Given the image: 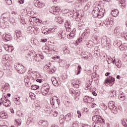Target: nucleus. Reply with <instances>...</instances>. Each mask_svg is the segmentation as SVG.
<instances>
[{"instance_id":"nucleus-1","label":"nucleus","mask_w":127,"mask_h":127,"mask_svg":"<svg viewBox=\"0 0 127 127\" xmlns=\"http://www.w3.org/2000/svg\"><path fill=\"white\" fill-rule=\"evenodd\" d=\"M99 4V3L95 4L92 12V15L94 17L102 18L105 14V8H104V5L100 6Z\"/></svg>"},{"instance_id":"nucleus-2","label":"nucleus","mask_w":127,"mask_h":127,"mask_svg":"<svg viewBox=\"0 0 127 127\" xmlns=\"http://www.w3.org/2000/svg\"><path fill=\"white\" fill-rule=\"evenodd\" d=\"M50 89V86H49V85L47 83L44 84L42 88L41 89V91L43 95V96H46L48 94V92H49V90Z\"/></svg>"},{"instance_id":"nucleus-3","label":"nucleus","mask_w":127,"mask_h":127,"mask_svg":"<svg viewBox=\"0 0 127 127\" xmlns=\"http://www.w3.org/2000/svg\"><path fill=\"white\" fill-rule=\"evenodd\" d=\"M9 60H10V56L9 55H4L2 56V63L5 66H10V64H9Z\"/></svg>"},{"instance_id":"nucleus-4","label":"nucleus","mask_w":127,"mask_h":127,"mask_svg":"<svg viewBox=\"0 0 127 127\" xmlns=\"http://www.w3.org/2000/svg\"><path fill=\"white\" fill-rule=\"evenodd\" d=\"M1 104L7 107H10V105H11L10 101L7 99L6 97L2 98L0 99V107L1 106Z\"/></svg>"},{"instance_id":"nucleus-5","label":"nucleus","mask_w":127,"mask_h":127,"mask_svg":"<svg viewBox=\"0 0 127 127\" xmlns=\"http://www.w3.org/2000/svg\"><path fill=\"white\" fill-rule=\"evenodd\" d=\"M58 99L56 97H52L51 98L50 103L53 108H56L57 109L59 107V102H58Z\"/></svg>"},{"instance_id":"nucleus-6","label":"nucleus","mask_w":127,"mask_h":127,"mask_svg":"<svg viewBox=\"0 0 127 127\" xmlns=\"http://www.w3.org/2000/svg\"><path fill=\"white\" fill-rule=\"evenodd\" d=\"M50 12L55 15H59L60 14V8L59 7H53L51 9Z\"/></svg>"},{"instance_id":"nucleus-7","label":"nucleus","mask_w":127,"mask_h":127,"mask_svg":"<svg viewBox=\"0 0 127 127\" xmlns=\"http://www.w3.org/2000/svg\"><path fill=\"white\" fill-rule=\"evenodd\" d=\"M29 19L31 24H35V23H41V20L37 19L36 17H29Z\"/></svg>"},{"instance_id":"nucleus-8","label":"nucleus","mask_w":127,"mask_h":127,"mask_svg":"<svg viewBox=\"0 0 127 127\" xmlns=\"http://www.w3.org/2000/svg\"><path fill=\"white\" fill-rule=\"evenodd\" d=\"M16 69L17 72L20 73V74H23V73L25 72V70H24V66L23 65L17 64L16 66Z\"/></svg>"},{"instance_id":"nucleus-9","label":"nucleus","mask_w":127,"mask_h":127,"mask_svg":"<svg viewBox=\"0 0 127 127\" xmlns=\"http://www.w3.org/2000/svg\"><path fill=\"white\" fill-rule=\"evenodd\" d=\"M92 121L95 122V123H97V124H99L103 121V119L99 115H95L92 117Z\"/></svg>"},{"instance_id":"nucleus-10","label":"nucleus","mask_w":127,"mask_h":127,"mask_svg":"<svg viewBox=\"0 0 127 127\" xmlns=\"http://www.w3.org/2000/svg\"><path fill=\"white\" fill-rule=\"evenodd\" d=\"M1 18H3L4 21H8V20L10 18V13H4L1 15Z\"/></svg>"},{"instance_id":"nucleus-11","label":"nucleus","mask_w":127,"mask_h":127,"mask_svg":"<svg viewBox=\"0 0 127 127\" xmlns=\"http://www.w3.org/2000/svg\"><path fill=\"white\" fill-rule=\"evenodd\" d=\"M34 4L36 7H38V8H42L44 6V4L40 2L38 0H35L34 1Z\"/></svg>"},{"instance_id":"nucleus-12","label":"nucleus","mask_w":127,"mask_h":127,"mask_svg":"<svg viewBox=\"0 0 127 127\" xmlns=\"http://www.w3.org/2000/svg\"><path fill=\"white\" fill-rule=\"evenodd\" d=\"M13 102L15 105H20V97L16 95L13 97Z\"/></svg>"},{"instance_id":"nucleus-13","label":"nucleus","mask_w":127,"mask_h":127,"mask_svg":"<svg viewBox=\"0 0 127 127\" xmlns=\"http://www.w3.org/2000/svg\"><path fill=\"white\" fill-rule=\"evenodd\" d=\"M39 125L41 127H48L49 124L46 120H40L39 122Z\"/></svg>"},{"instance_id":"nucleus-14","label":"nucleus","mask_w":127,"mask_h":127,"mask_svg":"<svg viewBox=\"0 0 127 127\" xmlns=\"http://www.w3.org/2000/svg\"><path fill=\"white\" fill-rule=\"evenodd\" d=\"M4 48L5 51H8V52H12V51L14 49V48H13V46H8V45L7 44L4 45Z\"/></svg>"},{"instance_id":"nucleus-15","label":"nucleus","mask_w":127,"mask_h":127,"mask_svg":"<svg viewBox=\"0 0 127 127\" xmlns=\"http://www.w3.org/2000/svg\"><path fill=\"white\" fill-rule=\"evenodd\" d=\"M83 101L85 103H88V104H90V103H92V102L94 101V99L91 97H89V96H85L83 98Z\"/></svg>"},{"instance_id":"nucleus-16","label":"nucleus","mask_w":127,"mask_h":127,"mask_svg":"<svg viewBox=\"0 0 127 127\" xmlns=\"http://www.w3.org/2000/svg\"><path fill=\"white\" fill-rule=\"evenodd\" d=\"M30 29H31V31H32V32H34V33L35 34H38V32H39V28H38V27H30L29 28Z\"/></svg>"},{"instance_id":"nucleus-17","label":"nucleus","mask_w":127,"mask_h":127,"mask_svg":"<svg viewBox=\"0 0 127 127\" xmlns=\"http://www.w3.org/2000/svg\"><path fill=\"white\" fill-rule=\"evenodd\" d=\"M72 86L74 88H79L80 85H79V81L77 79H73L72 82Z\"/></svg>"},{"instance_id":"nucleus-18","label":"nucleus","mask_w":127,"mask_h":127,"mask_svg":"<svg viewBox=\"0 0 127 127\" xmlns=\"http://www.w3.org/2000/svg\"><path fill=\"white\" fill-rule=\"evenodd\" d=\"M55 20L57 22H59L61 24V23L64 22V17L61 16L56 17Z\"/></svg>"},{"instance_id":"nucleus-19","label":"nucleus","mask_w":127,"mask_h":127,"mask_svg":"<svg viewBox=\"0 0 127 127\" xmlns=\"http://www.w3.org/2000/svg\"><path fill=\"white\" fill-rule=\"evenodd\" d=\"M51 81L52 82V84L55 87H58V86H59V83H58V81H57V79H56V78L52 77L51 78Z\"/></svg>"},{"instance_id":"nucleus-20","label":"nucleus","mask_w":127,"mask_h":127,"mask_svg":"<svg viewBox=\"0 0 127 127\" xmlns=\"http://www.w3.org/2000/svg\"><path fill=\"white\" fill-rule=\"evenodd\" d=\"M111 14L114 17L118 16L119 15V10L117 9L112 10Z\"/></svg>"},{"instance_id":"nucleus-21","label":"nucleus","mask_w":127,"mask_h":127,"mask_svg":"<svg viewBox=\"0 0 127 127\" xmlns=\"http://www.w3.org/2000/svg\"><path fill=\"white\" fill-rule=\"evenodd\" d=\"M121 31H122V28L118 27L114 30V33L116 35H120Z\"/></svg>"},{"instance_id":"nucleus-22","label":"nucleus","mask_w":127,"mask_h":127,"mask_svg":"<svg viewBox=\"0 0 127 127\" xmlns=\"http://www.w3.org/2000/svg\"><path fill=\"white\" fill-rule=\"evenodd\" d=\"M3 36L4 37L3 38V40L5 42H6V41H9V40L11 39V36H10L9 35H4Z\"/></svg>"},{"instance_id":"nucleus-23","label":"nucleus","mask_w":127,"mask_h":127,"mask_svg":"<svg viewBox=\"0 0 127 127\" xmlns=\"http://www.w3.org/2000/svg\"><path fill=\"white\" fill-rule=\"evenodd\" d=\"M115 61L116 60H114V61H113V59L111 58V57H107L106 58V61L108 62V64H111V63H113L114 64Z\"/></svg>"},{"instance_id":"nucleus-24","label":"nucleus","mask_w":127,"mask_h":127,"mask_svg":"<svg viewBox=\"0 0 127 127\" xmlns=\"http://www.w3.org/2000/svg\"><path fill=\"white\" fill-rule=\"evenodd\" d=\"M112 23H113V21H112L111 19L107 18L105 21V24L106 25H110V24H112Z\"/></svg>"},{"instance_id":"nucleus-25","label":"nucleus","mask_w":127,"mask_h":127,"mask_svg":"<svg viewBox=\"0 0 127 127\" xmlns=\"http://www.w3.org/2000/svg\"><path fill=\"white\" fill-rule=\"evenodd\" d=\"M109 41H110V39H107L106 44L103 46L106 49H110V43H111V42H109Z\"/></svg>"},{"instance_id":"nucleus-26","label":"nucleus","mask_w":127,"mask_h":127,"mask_svg":"<svg viewBox=\"0 0 127 127\" xmlns=\"http://www.w3.org/2000/svg\"><path fill=\"white\" fill-rule=\"evenodd\" d=\"M109 96L111 98H114V97H116V96H117V92L114 90L111 91L110 92H109Z\"/></svg>"},{"instance_id":"nucleus-27","label":"nucleus","mask_w":127,"mask_h":127,"mask_svg":"<svg viewBox=\"0 0 127 127\" xmlns=\"http://www.w3.org/2000/svg\"><path fill=\"white\" fill-rule=\"evenodd\" d=\"M64 119L66 122L71 121V114L68 113L65 116Z\"/></svg>"},{"instance_id":"nucleus-28","label":"nucleus","mask_w":127,"mask_h":127,"mask_svg":"<svg viewBox=\"0 0 127 127\" xmlns=\"http://www.w3.org/2000/svg\"><path fill=\"white\" fill-rule=\"evenodd\" d=\"M115 82V78L114 77H111L109 79H106L105 83H110L113 84Z\"/></svg>"},{"instance_id":"nucleus-29","label":"nucleus","mask_w":127,"mask_h":127,"mask_svg":"<svg viewBox=\"0 0 127 127\" xmlns=\"http://www.w3.org/2000/svg\"><path fill=\"white\" fill-rule=\"evenodd\" d=\"M108 107L109 109H113L115 107V102L114 101H110L108 103Z\"/></svg>"},{"instance_id":"nucleus-30","label":"nucleus","mask_w":127,"mask_h":127,"mask_svg":"<svg viewBox=\"0 0 127 127\" xmlns=\"http://www.w3.org/2000/svg\"><path fill=\"white\" fill-rule=\"evenodd\" d=\"M116 65L118 68H121L122 67V62L120 60H118L117 62L116 63Z\"/></svg>"},{"instance_id":"nucleus-31","label":"nucleus","mask_w":127,"mask_h":127,"mask_svg":"<svg viewBox=\"0 0 127 127\" xmlns=\"http://www.w3.org/2000/svg\"><path fill=\"white\" fill-rule=\"evenodd\" d=\"M80 94H81L80 90L78 89L75 90V91L74 92V95L76 96L77 99H79V96H80Z\"/></svg>"},{"instance_id":"nucleus-32","label":"nucleus","mask_w":127,"mask_h":127,"mask_svg":"<svg viewBox=\"0 0 127 127\" xmlns=\"http://www.w3.org/2000/svg\"><path fill=\"white\" fill-rule=\"evenodd\" d=\"M16 36L18 39H20V40H21V38H22V34H21V32L19 31L17 32L16 33Z\"/></svg>"},{"instance_id":"nucleus-33","label":"nucleus","mask_w":127,"mask_h":127,"mask_svg":"<svg viewBox=\"0 0 127 127\" xmlns=\"http://www.w3.org/2000/svg\"><path fill=\"white\" fill-rule=\"evenodd\" d=\"M64 27H71V22L69 20L66 21L64 23Z\"/></svg>"},{"instance_id":"nucleus-34","label":"nucleus","mask_w":127,"mask_h":127,"mask_svg":"<svg viewBox=\"0 0 127 127\" xmlns=\"http://www.w3.org/2000/svg\"><path fill=\"white\" fill-rule=\"evenodd\" d=\"M0 117L1 119H7L8 116H7V114H6V113H1L0 114Z\"/></svg>"},{"instance_id":"nucleus-35","label":"nucleus","mask_w":127,"mask_h":127,"mask_svg":"<svg viewBox=\"0 0 127 127\" xmlns=\"http://www.w3.org/2000/svg\"><path fill=\"white\" fill-rule=\"evenodd\" d=\"M110 110H112V112L113 113V114H118V108L115 106H114L112 109H111Z\"/></svg>"},{"instance_id":"nucleus-36","label":"nucleus","mask_w":127,"mask_h":127,"mask_svg":"<svg viewBox=\"0 0 127 127\" xmlns=\"http://www.w3.org/2000/svg\"><path fill=\"white\" fill-rule=\"evenodd\" d=\"M45 111L47 114H50L52 110L50 108V106H49L48 108H46V109H45Z\"/></svg>"},{"instance_id":"nucleus-37","label":"nucleus","mask_w":127,"mask_h":127,"mask_svg":"<svg viewBox=\"0 0 127 127\" xmlns=\"http://www.w3.org/2000/svg\"><path fill=\"white\" fill-rule=\"evenodd\" d=\"M118 98L121 101H125L126 100V95H119Z\"/></svg>"},{"instance_id":"nucleus-38","label":"nucleus","mask_w":127,"mask_h":127,"mask_svg":"<svg viewBox=\"0 0 127 127\" xmlns=\"http://www.w3.org/2000/svg\"><path fill=\"white\" fill-rule=\"evenodd\" d=\"M74 36H75V34L72 32L67 35V38H72L74 37Z\"/></svg>"},{"instance_id":"nucleus-39","label":"nucleus","mask_w":127,"mask_h":127,"mask_svg":"<svg viewBox=\"0 0 127 127\" xmlns=\"http://www.w3.org/2000/svg\"><path fill=\"white\" fill-rule=\"evenodd\" d=\"M91 3L90 2L87 3L85 6H84V9L85 10H88L89 8H90V7L91 6V5L90 4Z\"/></svg>"},{"instance_id":"nucleus-40","label":"nucleus","mask_w":127,"mask_h":127,"mask_svg":"<svg viewBox=\"0 0 127 127\" xmlns=\"http://www.w3.org/2000/svg\"><path fill=\"white\" fill-rule=\"evenodd\" d=\"M64 122H65V119H64V117H60V123L61 125L64 124Z\"/></svg>"},{"instance_id":"nucleus-41","label":"nucleus","mask_w":127,"mask_h":127,"mask_svg":"<svg viewBox=\"0 0 127 127\" xmlns=\"http://www.w3.org/2000/svg\"><path fill=\"white\" fill-rule=\"evenodd\" d=\"M122 124L125 127H127V119H123L122 121Z\"/></svg>"},{"instance_id":"nucleus-42","label":"nucleus","mask_w":127,"mask_h":127,"mask_svg":"<svg viewBox=\"0 0 127 127\" xmlns=\"http://www.w3.org/2000/svg\"><path fill=\"white\" fill-rule=\"evenodd\" d=\"M77 1L81 4H84L85 2H87L86 0H77Z\"/></svg>"},{"instance_id":"nucleus-43","label":"nucleus","mask_w":127,"mask_h":127,"mask_svg":"<svg viewBox=\"0 0 127 127\" xmlns=\"http://www.w3.org/2000/svg\"><path fill=\"white\" fill-rule=\"evenodd\" d=\"M38 88H39V86H37V85H32L31 86V89L32 90H37V89H38Z\"/></svg>"},{"instance_id":"nucleus-44","label":"nucleus","mask_w":127,"mask_h":127,"mask_svg":"<svg viewBox=\"0 0 127 127\" xmlns=\"http://www.w3.org/2000/svg\"><path fill=\"white\" fill-rule=\"evenodd\" d=\"M16 125H18V126H20V125H21V120L19 119H17L16 120Z\"/></svg>"},{"instance_id":"nucleus-45","label":"nucleus","mask_w":127,"mask_h":127,"mask_svg":"<svg viewBox=\"0 0 127 127\" xmlns=\"http://www.w3.org/2000/svg\"><path fill=\"white\" fill-rule=\"evenodd\" d=\"M46 49L48 50V52H49V53H51L52 50H54V51H55V50L54 49H50L48 47H46Z\"/></svg>"},{"instance_id":"nucleus-46","label":"nucleus","mask_w":127,"mask_h":127,"mask_svg":"<svg viewBox=\"0 0 127 127\" xmlns=\"http://www.w3.org/2000/svg\"><path fill=\"white\" fill-rule=\"evenodd\" d=\"M126 5H127V3H126V2L123 3L122 2H121L120 6H122V8H125Z\"/></svg>"},{"instance_id":"nucleus-47","label":"nucleus","mask_w":127,"mask_h":127,"mask_svg":"<svg viewBox=\"0 0 127 127\" xmlns=\"http://www.w3.org/2000/svg\"><path fill=\"white\" fill-rule=\"evenodd\" d=\"M6 1L7 4L8 5H11L12 3V1L11 0H5Z\"/></svg>"},{"instance_id":"nucleus-48","label":"nucleus","mask_w":127,"mask_h":127,"mask_svg":"<svg viewBox=\"0 0 127 127\" xmlns=\"http://www.w3.org/2000/svg\"><path fill=\"white\" fill-rule=\"evenodd\" d=\"M64 54H70V51H69L68 49H65V50L64 51Z\"/></svg>"},{"instance_id":"nucleus-49","label":"nucleus","mask_w":127,"mask_h":127,"mask_svg":"<svg viewBox=\"0 0 127 127\" xmlns=\"http://www.w3.org/2000/svg\"><path fill=\"white\" fill-rule=\"evenodd\" d=\"M42 33H44V34H50V31L49 30H43L42 31Z\"/></svg>"},{"instance_id":"nucleus-50","label":"nucleus","mask_w":127,"mask_h":127,"mask_svg":"<svg viewBox=\"0 0 127 127\" xmlns=\"http://www.w3.org/2000/svg\"><path fill=\"white\" fill-rule=\"evenodd\" d=\"M3 89L4 90H7V89H8V83L5 84L4 85V86H3Z\"/></svg>"},{"instance_id":"nucleus-51","label":"nucleus","mask_w":127,"mask_h":127,"mask_svg":"<svg viewBox=\"0 0 127 127\" xmlns=\"http://www.w3.org/2000/svg\"><path fill=\"white\" fill-rule=\"evenodd\" d=\"M63 12L64 13V14H66V13H68V12H69V9H64L63 10Z\"/></svg>"},{"instance_id":"nucleus-52","label":"nucleus","mask_w":127,"mask_h":127,"mask_svg":"<svg viewBox=\"0 0 127 127\" xmlns=\"http://www.w3.org/2000/svg\"><path fill=\"white\" fill-rule=\"evenodd\" d=\"M77 114L78 115H77L78 118H79V119H80V118H81V117H82V114H81V112H80V111H77Z\"/></svg>"},{"instance_id":"nucleus-53","label":"nucleus","mask_w":127,"mask_h":127,"mask_svg":"<svg viewBox=\"0 0 127 127\" xmlns=\"http://www.w3.org/2000/svg\"><path fill=\"white\" fill-rule=\"evenodd\" d=\"M75 90H74L72 88L69 89V92L70 93V94H73V95L75 94Z\"/></svg>"},{"instance_id":"nucleus-54","label":"nucleus","mask_w":127,"mask_h":127,"mask_svg":"<svg viewBox=\"0 0 127 127\" xmlns=\"http://www.w3.org/2000/svg\"><path fill=\"white\" fill-rule=\"evenodd\" d=\"M122 37H124L126 40H127V35H124V33H121Z\"/></svg>"},{"instance_id":"nucleus-55","label":"nucleus","mask_w":127,"mask_h":127,"mask_svg":"<svg viewBox=\"0 0 127 127\" xmlns=\"http://www.w3.org/2000/svg\"><path fill=\"white\" fill-rule=\"evenodd\" d=\"M49 31H50V33H51V32H55V28L49 29Z\"/></svg>"},{"instance_id":"nucleus-56","label":"nucleus","mask_w":127,"mask_h":127,"mask_svg":"<svg viewBox=\"0 0 127 127\" xmlns=\"http://www.w3.org/2000/svg\"><path fill=\"white\" fill-rule=\"evenodd\" d=\"M18 3H20V4H23V3H24V0H18Z\"/></svg>"},{"instance_id":"nucleus-57","label":"nucleus","mask_w":127,"mask_h":127,"mask_svg":"<svg viewBox=\"0 0 127 127\" xmlns=\"http://www.w3.org/2000/svg\"><path fill=\"white\" fill-rule=\"evenodd\" d=\"M52 59H54V60H57V59H60V56H57V57H53Z\"/></svg>"},{"instance_id":"nucleus-58","label":"nucleus","mask_w":127,"mask_h":127,"mask_svg":"<svg viewBox=\"0 0 127 127\" xmlns=\"http://www.w3.org/2000/svg\"><path fill=\"white\" fill-rule=\"evenodd\" d=\"M54 117H57L58 116V112L57 111H55L53 114Z\"/></svg>"},{"instance_id":"nucleus-59","label":"nucleus","mask_w":127,"mask_h":127,"mask_svg":"<svg viewBox=\"0 0 127 127\" xmlns=\"http://www.w3.org/2000/svg\"><path fill=\"white\" fill-rule=\"evenodd\" d=\"M79 127V124H77L76 123H74L72 125V127Z\"/></svg>"},{"instance_id":"nucleus-60","label":"nucleus","mask_w":127,"mask_h":127,"mask_svg":"<svg viewBox=\"0 0 127 127\" xmlns=\"http://www.w3.org/2000/svg\"><path fill=\"white\" fill-rule=\"evenodd\" d=\"M52 1H53V3L56 4L58 2H59V1H60V0H52Z\"/></svg>"},{"instance_id":"nucleus-61","label":"nucleus","mask_w":127,"mask_h":127,"mask_svg":"<svg viewBox=\"0 0 127 127\" xmlns=\"http://www.w3.org/2000/svg\"><path fill=\"white\" fill-rule=\"evenodd\" d=\"M95 40L96 41V43H99L100 42V39H99V37H95Z\"/></svg>"},{"instance_id":"nucleus-62","label":"nucleus","mask_w":127,"mask_h":127,"mask_svg":"<svg viewBox=\"0 0 127 127\" xmlns=\"http://www.w3.org/2000/svg\"><path fill=\"white\" fill-rule=\"evenodd\" d=\"M96 77H97V75H96V73H93L91 76L92 79H95Z\"/></svg>"},{"instance_id":"nucleus-63","label":"nucleus","mask_w":127,"mask_h":127,"mask_svg":"<svg viewBox=\"0 0 127 127\" xmlns=\"http://www.w3.org/2000/svg\"><path fill=\"white\" fill-rule=\"evenodd\" d=\"M25 81V83H26V84H27V85H29L30 84V82H29V79H28V81H26V79H25L24 80Z\"/></svg>"},{"instance_id":"nucleus-64","label":"nucleus","mask_w":127,"mask_h":127,"mask_svg":"<svg viewBox=\"0 0 127 127\" xmlns=\"http://www.w3.org/2000/svg\"><path fill=\"white\" fill-rule=\"evenodd\" d=\"M12 14H13L14 15H16V14H17V12L15 11H12L11 12Z\"/></svg>"}]
</instances>
